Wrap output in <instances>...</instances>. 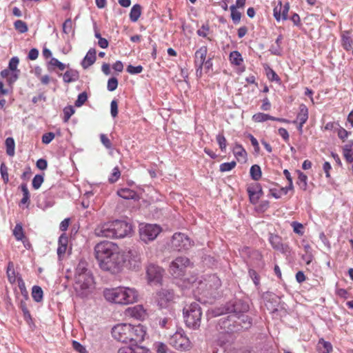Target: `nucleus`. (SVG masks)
Segmentation results:
<instances>
[{
	"label": "nucleus",
	"mask_w": 353,
	"mask_h": 353,
	"mask_svg": "<svg viewBox=\"0 0 353 353\" xmlns=\"http://www.w3.org/2000/svg\"><path fill=\"white\" fill-rule=\"evenodd\" d=\"M112 335L115 340L119 342L137 344L144 341L146 329L141 324L132 325L128 323H120L112 327Z\"/></svg>",
	"instance_id": "nucleus-1"
},
{
	"label": "nucleus",
	"mask_w": 353,
	"mask_h": 353,
	"mask_svg": "<svg viewBox=\"0 0 353 353\" xmlns=\"http://www.w3.org/2000/svg\"><path fill=\"white\" fill-rule=\"evenodd\" d=\"M94 278L90 272L87 268V263L81 261L75 272L74 290L77 294L81 297L86 296L94 288Z\"/></svg>",
	"instance_id": "nucleus-2"
},
{
	"label": "nucleus",
	"mask_w": 353,
	"mask_h": 353,
	"mask_svg": "<svg viewBox=\"0 0 353 353\" xmlns=\"http://www.w3.org/2000/svg\"><path fill=\"white\" fill-rule=\"evenodd\" d=\"M103 296L108 301L121 305L131 304L138 299L137 291L134 288L126 287L105 289Z\"/></svg>",
	"instance_id": "nucleus-3"
},
{
	"label": "nucleus",
	"mask_w": 353,
	"mask_h": 353,
	"mask_svg": "<svg viewBox=\"0 0 353 353\" xmlns=\"http://www.w3.org/2000/svg\"><path fill=\"white\" fill-rule=\"evenodd\" d=\"M252 325V319L249 316L234 317L229 314L221 318L217 323L219 330L223 332L234 333L248 329Z\"/></svg>",
	"instance_id": "nucleus-4"
},
{
	"label": "nucleus",
	"mask_w": 353,
	"mask_h": 353,
	"mask_svg": "<svg viewBox=\"0 0 353 353\" xmlns=\"http://www.w3.org/2000/svg\"><path fill=\"white\" fill-rule=\"evenodd\" d=\"M249 309V305L246 302L241 299H235L229 301L223 307L213 310V313L214 316L228 314L237 318L248 316L245 313L248 312Z\"/></svg>",
	"instance_id": "nucleus-5"
},
{
	"label": "nucleus",
	"mask_w": 353,
	"mask_h": 353,
	"mask_svg": "<svg viewBox=\"0 0 353 353\" xmlns=\"http://www.w3.org/2000/svg\"><path fill=\"white\" fill-rule=\"evenodd\" d=\"M185 325L193 330L198 329L201 323L202 310L200 305L193 302L183 308Z\"/></svg>",
	"instance_id": "nucleus-6"
},
{
	"label": "nucleus",
	"mask_w": 353,
	"mask_h": 353,
	"mask_svg": "<svg viewBox=\"0 0 353 353\" xmlns=\"http://www.w3.org/2000/svg\"><path fill=\"white\" fill-rule=\"evenodd\" d=\"M124 265L125 256L123 253L118 251L105 261H103L99 266L103 270L110 272L112 274H118L123 270Z\"/></svg>",
	"instance_id": "nucleus-7"
},
{
	"label": "nucleus",
	"mask_w": 353,
	"mask_h": 353,
	"mask_svg": "<svg viewBox=\"0 0 353 353\" xmlns=\"http://www.w3.org/2000/svg\"><path fill=\"white\" fill-rule=\"evenodd\" d=\"M117 245L110 241H103L94 247V254L99 265L113 254L118 252Z\"/></svg>",
	"instance_id": "nucleus-8"
},
{
	"label": "nucleus",
	"mask_w": 353,
	"mask_h": 353,
	"mask_svg": "<svg viewBox=\"0 0 353 353\" xmlns=\"http://www.w3.org/2000/svg\"><path fill=\"white\" fill-rule=\"evenodd\" d=\"M170 344L177 350H188L191 346L189 338L185 335V332L180 329L177 330L170 338Z\"/></svg>",
	"instance_id": "nucleus-9"
},
{
	"label": "nucleus",
	"mask_w": 353,
	"mask_h": 353,
	"mask_svg": "<svg viewBox=\"0 0 353 353\" xmlns=\"http://www.w3.org/2000/svg\"><path fill=\"white\" fill-rule=\"evenodd\" d=\"M190 263V261L188 258L185 256L177 257L170 265L169 272L175 278L182 276Z\"/></svg>",
	"instance_id": "nucleus-10"
},
{
	"label": "nucleus",
	"mask_w": 353,
	"mask_h": 353,
	"mask_svg": "<svg viewBox=\"0 0 353 353\" xmlns=\"http://www.w3.org/2000/svg\"><path fill=\"white\" fill-rule=\"evenodd\" d=\"M160 232L161 228L157 225L145 224L139 228L140 239L146 243L154 241Z\"/></svg>",
	"instance_id": "nucleus-11"
},
{
	"label": "nucleus",
	"mask_w": 353,
	"mask_h": 353,
	"mask_svg": "<svg viewBox=\"0 0 353 353\" xmlns=\"http://www.w3.org/2000/svg\"><path fill=\"white\" fill-rule=\"evenodd\" d=\"M125 256V265L131 270H139L141 267V256L139 250L130 249L123 253Z\"/></svg>",
	"instance_id": "nucleus-12"
},
{
	"label": "nucleus",
	"mask_w": 353,
	"mask_h": 353,
	"mask_svg": "<svg viewBox=\"0 0 353 353\" xmlns=\"http://www.w3.org/2000/svg\"><path fill=\"white\" fill-rule=\"evenodd\" d=\"M172 247L177 251L187 250L193 245V242L183 233L177 232L172 236Z\"/></svg>",
	"instance_id": "nucleus-13"
},
{
	"label": "nucleus",
	"mask_w": 353,
	"mask_h": 353,
	"mask_svg": "<svg viewBox=\"0 0 353 353\" xmlns=\"http://www.w3.org/2000/svg\"><path fill=\"white\" fill-rule=\"evenodd\" d=\"M113 221L99 225L94 230L97 236L101 237L115 239L114 227Z\"/></svg>",
	"instance_id": "nucleus-14"
},
{
	"label": "nucleus",
	"mask_w": 353,
	"mask_h": 353,
	"mask_svg": "<svg viewBox=\"0 0 353 353\" xmlns=\"http://www.w3.org/2000/svg\"><path fill=\"white\" fill-rule=\"evenodd\" d=\"M205 291L203 292L205 296H213L215 292L221 287V281L216 274L208 276L205 281Z\"/></svg>",
	"instance_id": "nucleus-15"
},
{
	"label": "nucleus",
	"mask_w": 353,
	"mask_h": 353,
	"mask_svg": "<svg viewBox=\"0 0 353 353\" xmlns=\"http://www.w3.org/2000/svg\"><path fill=\"white\" fill-rule=\"evenodd\" d=\"M268 240L272 247L275 250L279 251L286 255L290 254V250L288 245L283 243L282 239L280 236L270 233Z\"/></svg>",
	"instance_id": "nucleus-16"
},
{
	"label": "nucleus",
	"mask_w": 353,
	"mask_h": 353,
	"mask_svg": "<svg viewBox=\"0 0 353 353\" xmlns=\"http://www.w3.org/2000/svg\"><path fill=\"white\" fill-rule=\"evenodd\" d=\"M114 227L115 239L126 236L132 230V225L124 221H113Z\"/></svg>",
	"instance_id": "nucleus-17"
},
{
	"label": "nucleus",
	"mask_w": 353,
	"mask_h": 353,
	"mask_svg": "<svg viewBox=\"0 0 353 353\" xmlns=\"http://www.w3.org/2000/svg\"><path fill=\"white\" fill-rule=\"evenodd\" d=\"M174 299V292L171 290L161 289L157 293V301L161 307H165Z\"/></svg>",
	"instance_id": "nucleus-18"
},
{
	"label": "nucleus",
	"mask_w": 353,
	"mask_h": 353,
	"mask_svg": "<svg viewBox=\"0 0 353 353\" xmlns=\"http://www.w3.org/2000/svg\"><path fill=\"white\" fill-rule=\"evenodd\" d=\"M163 269L154 265H150L147 268V274L150 281H159L163 274Z\"/></svg>",
	"instance_id": "nucleus-19"
},
{
	"label": "nucleus",
	"mask_w": 353,
	"mask_h": 353,
	"mask_svg": "<svg viewBox=\"0 0 353 353\" xmlns=\"http://www.w3.org/2000/svg\"><path fill=\"white\" fill-rule=\"evenodd\" d=\"M128 314L138 320H143L146 316L145 310L141 305H137L132 307H129L128 309Z\"/></svg>",
	"instance_id": "nucleus-20"
},
{
	"label": "nucleus",
	"mask_w": 353,
	"mask_h": 353,
	"mask_svg": "<svg viewBox=\"0 0 353 353\" xmlns=\"http://www.w3.org/2000/svg\"><path fill=\"white\" fill-rule=\"evenodd\" d=\"M117 353H152L148 349L137 345V344H134V345L125 346L120 347L118 350Z\"/></svg>",
	"instance_id": "nucleus-21"
},
{
	"label": "nucleus",
	"mask_w": 353,
	"mask_h": 353,
	"mask_svg": "<svg viewBox=\"0 0 353 353\" xmlns=\"http://www.w3.org/2000/svg\"><path fill=\"white\" fill-rule=\"evenodd\" d=\"M208 53L207 46H201L194 53V65H203Z\"/></svg>",
	"instance_id": "nucleus-22"
},
{
	"label": "nucleus",
	"mask_w": 353,
	"mask_h": 353,
	"mask_svg": "<svg viewBox=\"0 0 353 353\" xmlns=\"http://www.w3.org/2000/svg\"><path fill=\"white\" fill-rule=\"evenodd\" d=\"M96 50L94 48H90L87 52L85 57L81 62V65L84 69H86L91 66L96 61Z\"/></svg>",
	"instance_id": "nucleus-23"
},
{
	"label": "nucleus",
	"mask_w": 353,
	"mask_h": 353,
	"mask_svg": "<svg viewBox=\"0 0 353 353\" xmlns=\"http://www.w3.org/2000/svg\"><path fill=\"white\" fill-rule=\"evenodd\" d=\"M299 110L296 119L293 121L292 123L295 124L299 121L305 123L308 119V108L305 104L302 103L299 105Z\"/></svg>",
	"instance_id": "nucleus-24"
},
{
	"label": "nucleus",
	"mask_w": 353,
	"mask_h": 353,
	"mask_svg": "<svg viewBox=\"0 0 353 353\" xmlns=\"http://www.w3.org/2000/svg\"><path fill=\"white\" fill-rule=\"evenodd\" d=\"M117 194L120 197H121L124 199H127V200H129V199L136 200V199H138V198H139V196L135 191H134L130 188H121V189L118 190Z\"/></svg>",
	"instance_id": "nucleus-25"
},
{
	"label": "nucleus",
	"mask_w": 353,
	"mask_h": 353,
	"mask_svg": "<svg viewBox=\"0 0 353 353\" xmlns=\"http://www.w3.org/2000/svg\"><path fill=\"white\" fill-rule=\"evenodd\" d=\"M353 40L350 36L349 31H344L341 34V45L346 51L352 48Z\"/></svg>",
	"instance_id": "nucleus-26"
},
{
	"label": "nucleus",
	"mask_w": 353,
	"mask_h": 353,
	"mask_svg": "<svg viewBox=\"0 0 353 353\" xmlns=\"http://www.w3.org/2000/svg\"><path fill=\"white\" fill-rule=\"evenodd\" d=\"M79 78V72L75 70H68L63 74V80L66 83L77 81Z\"/></svg>",
	"instance_id": "nucleus-27"
},
{
	"label": "nucleus",
	"mask_w": 353,
	"mask_h": 353,
	"mask_svg": "<svg viewBox=\"0 0 353 353\" xmlns=\"http://www.w3.org/2000/svg\"><path fill=\"white\" fill-rule=\"evenodd\" d=\"M233 153L238 161H246L247 152L241 144L236 143L233 148Z\"/></svg>",
	"instance_id": "nucleus-28"
},
{
	"label": "nucleus",
	"mask_w": 353,
	"mask_h": 353,
	"mask_svg": "<svg viewBox=\"0 0 353 353\" xmlns=\"http://www.w3.org/2000/svg\"><path fill=\"white\" fill-rule=\"evenodd\" d=\"M229 59L232 65L239 66L243 63V59L241 54L234 50L230 53Z\"/></svg>",
	"instance_id": "nucleus-29"
},
{
	"label": "nucleus",
	"mask_w": 353,
	"mask_h": 353,
	"mask_svg": "<svg viewBox=\"0 0 353 353\" xmlns=\"http://www.w3.org/2000/svg\"><path fill=\"white\" fill-rule=\"evenodd\" d=\"M47 66H48V70L49 71L54 70V67L57 68L61 71L64 70L66 68V65L64 63H61L57 59L54 58V57L51 58L50 61L48 63Z\"/></svg>",
	"instance_id": "nucleus-30"
},
{
	"label": "nucleus",
	"mask_w": 353,
	"mask_h": 353,
	"mask_svg": "<svg viewBox=\"0 0 353 353\" xmlns=\"http://www.w3.org/2000/svg\"><path fill=\"white\" fill-rule=\"evenodd\" d=\"M141 14V6L139 4H135L131 8L130 12V19L132 22L138 21Z\"/></svg>",
	"instance_id": "nucleus-31"
},
{
	"label": "nucleus",
	"mask_w": 353,
	"mask_h": 353,
	"mask_svg": "<svg viewBox=\"0 0 353 353\" xmlns=\"http://www.w3.org/2000/svg\"><path fill=\"white\" fill-rule=\"evenodd\" d=\"M249 199L252 204H256L259 201V195L256 188V183L249 186L247 189Z\"/></svg>",
	"instance_id": "nucleus-32"
},
{
	"label": "nucleus",
	"mask_w": 353,
	"mask_h": 353,
	"mask_svg": "<svg viewBox=\"0 0 353 353\" xmlns=\"http://www.w3.org/2000/svg\"><path fill=\"white\" fill-rule=\"evenodd\" d=\"M318 349L320 353H330L332 351V346L330 342L324 341L321 339L319 341Z\"/></svg>",
	"instance_id": "nucleus-33"
},
{
	"label": "nucleus",
	"mask_w": 353,
	"mask_h": 353,
	"mask_svg": "<svg viewBox=\"0 0 353 353\" xmlns=\"http://www.w3.org/2000/svg\"><path fill=\"white\" fill-rule=\"evenodd\" d=\"M296 172L298 174V180L296 183L298 184L301 189L305 190L307 186V176L306 174H305L300 170H296Z\"/></svg>",
	"instance_id": "nucleus-34"
},
{
	"label": "nucleus",
	"mask_w": 353,
	"mask_h": 353,
	"mask_svg": "<svg viewBox=\"0 0 353 353\" xmlns=\"http://www.w3.org/2000/svg\"><path fill=\"white\" fill-rule=\"evenodd\" d=\"M6 147V153L10 157H13L14 155V148L15 143L14 140L12 137H8L5 141Z\"/></svg>",
	"instance_id": "nucleus-35"
},
{
	"label": "nucleus",
	"mask_w": 353,
	"mask_h": 353,
	"mask_svg": "<svg viewBox=\"0 0 353 353\" xmlns=\"http://www.w3.org/2000/svg\"><path fill=\"white\" fill-rule=\"evenodd\" d=\"M43 290L38 285L33 286L32 289V299L37 303L41 302L43 300Z\"/></svg>",
	"instance_id": "nucleus-36"
},
{
	"label": "nucleus",
	"mask_w": 353,
	"mask_h": 353,
	"mask_svg": "<svg viewBox=\"0 0 353 353\" xmlns=\"http://www.w3.org/2000/svg\"><path fill=\"white\" fill-rule=\"evenodd\" d=\"M250 173L251 178L254 181H259L261 178V170L258 165H252Z\"/></svg>",
	"instance_id": "nucleus-37"
},
{
	"label": "nucleus",
	"mask_w": 353,
	"mask_h": 353,
	"mask_svg": "<svg viewBox=\"0 0 353 353\" xmlns=\"http://www.w3.org/2000/svg\"><path fill=\"white\" fill-rule=\"evenodd\" d=\"M20 189L23 192V198L21 200V204H26L30 203V192L26 183H22L20 185Z\"/></svg>",
	"instance_id": "nucleus-38"
},
{
	"label": "nucleus",
	"mask_w": 353,
	"mask_h": 353,
	"mask_svg": "<svg viewBox=\"0 0 353 353\" xmlns=\"http://www.w3.org/2000/svg\"><path fill=\"white\" fill-rule=\"evenodd\" d=\"M13 234L17 241H22L25 238L23 227L21 223H17L13 230Z\"/></svg>",
	"instance_id": "nucleus-39"
},
{
	"label": "nucleus",
	"mask_w": 353,
	"mask_h": 353,
	"mask_svg": "<svg viewBox=\"0 0 353 353\" xmlns=\"http://www.w3.org/2000/svg\"><path fill=\"white\" fill-rule=\"evenodd\" d=\"M7 276L8 278V281L13 283L16 281L15 271L14 269V264L12 262H9L7 268Z\"/></svg>",
	"instance_id": "nucleus-40"
},
{
	"label": "nucleus",
	"mask_w": 353,
	"mask_h": 353,
	"mask_svg": "<svg viewBox=\"0 0 353 353\" xmlns=\"http://www.w3.org/2000/svg\"><path fill=\"white\" fill-rule=\"evenodd\" d=\"M252 119L255 122H263L268 120L274 119L272 116L262 112L254 114Z\"/></svg>",
	"instance_id": "nucleus-41"
},
{
	"label": "nucleus",
	"mask_w": 353,
	"mask_h": 353,
	"mask_svg": "<svg viewBox=\"0 0 353 353\" xmlns=\"http://www.w3.org/2000/svg\"><path fill=\"white\" fill-rule=\"evenodd\" d=\"M121 176V171L118 166H116L113 168L112 172L110 176L108 178V181L110 183H116Z\"/></svg>",
	"instance_id": "nucleus-42"
},
{
	"label": "nucleus",
	"mask_w": 353,
	"mask_h": 353,
	"mask_svg": "<svg viewBox=\"0 0 353 353\" xmlns=\"http://www.w3.org/2000/svg\"><path fill=\"white\" fill-rule=\"evenodd\" d=\"M230 11H231V18L234 22V23L236 24L240 22L241 14L240 12H239L236 6H231L230 7Z\"/></svg>",
	"instance_id": "nucleus-43"
},
{
	"label": "nucleus",
	"mask_w": 353,
	"mask_h": 353,
	"mask_svg": "<svg viewBox=\"0 0 353 353\" xmlns=\"http://www.w3.org/2000/svg\"><path fill=\"white\" fill-rule=\"evenodd\" d=\"M14 28L20 33H25L28 30L27 24L21 21L17 20L14 23Z\"/></svg>",
	"instance_id": "nucleus-44"
},
{
	"label": "nucleus",
	"mask_w": 353,
	"mask_h": 353,
	"mask_svg": "<svg viewBox=\"0 0 353 353\" xmlns=\"http://www.w3.org/2000/svg\"><path fill=\"white\" fill-rule=\"evenodd\" d=\"M210 31V26L208 23L203 24L200 29L196 31V34L202 37L207 38L209 41H212L210 37H208Z\"/></svg>",
	"instance_id": "nucleus-45"
},
{
	"label": "nucleus",
	"mask_w": 353,
	"mask_h": 353,
	"mask_svg": "<svg viewBox=\"0 0 353 353\" xmlns=\"http://www.w3.org/2000/svg\"><path fill=\"white\" fill-rule=\"evenodd\" d=\"M20 308L21 310H22L23 312V318L24 319L28 322L29 323L30 321H32V317H31V314L26 306V303L25 301H21V303H20Z\"/></svg>",
	"instance_id": "nucleus-46"
},
{
	"label": "nucleus",
	"mask_w": 353,
	"mask_h": 353,
	"mask_svg": "<svg viewBox=\"0 0 353 353\" xmlns=\"http://www.w3.org/2000/svg\"><path fill=\"white\" fill-rule=\"evenodd\" d=\"M154 349L157 353H169L171 350L168 346L161 342H157L154 344Z\"/></svg>",
	"instance_id": "nucleus-47"
},
{
	"label": "nucleus",
	"mask_w": 353,
	"mask_h": 353,
	"mask_svg": "<svg viewBox=\"0 0 353 353\" xmlns=\"http://www.w3.org/2000/svg\"><path fill=\"white\" fill-rule=\"evenodd\" d=\"M265 70L266 76L270 81H276L278 83L281 81L280 77L272 68L268 67L267 69H265Z\"/></svg>",
	"instance_id": "nucleus-48"
},
{
	"label": "nucleus",
	"mask_w": 353,
	"mask_h": 353,
	"mask_svg": "<svg viewBox=\"0 0 353 353\" xmlns=\"http://www.w3.org/2000/svg\"><path fill=\"white\" fill-rule=\"evenodd\" d=\"M44 181L43 176L41 174H37L32 179V187L35 190H38L42 185Z\"/></svg>",
	"instance_id": "nucleus-49"
},
{
	"label": "nucleus",
	"mask_w": 353,
	"mask_h": 353,
	"mask_svg": "<svg viewBox=\"0 0 353 353\" xmlns=\"http://www.w3.org/2000/svg\"><path fill=\"white\" fill-rule=\"evenodd\" d=\"M236 163L232 161L228 163H223L220 165L219 170L221 172H228L235 168Z\"/></svg>",
	"instance_id": "nucleus-50"
},
{
	"label": "nucleus",
	"mask_w": 353,
	"mask_h": 353,
	"mask_svg": "<svg viewBox=\"0 0 353 353\" xmlns=\"http://www.w3.org/2000/svg\"><path fill=\"white\" fill-rule=\"evenodd\" d=\"M216 141L219 145L221 151H225L227 146L226 139L225 138L223 133H219L216 137Z\"/></svg>",
	"instance_id": "nucleus-51"
},
{
	"label": "nucleus",
	"mask_w": 353,
	"mask_h": 353,
	"mask_svg": "<svg viewBox=\"0 0 353 353\" xmlns=\"http://www.w3.org/2000/svg\"><path fill=\"white\" fill-rule=\"evenodd\" d=\"M74 113V109L73 108L72 106L69 105V106L65 107L63 109V114H64L63 121L68 122V120L70 119V118L71 117V116Z\"/></svg>",
	"instance_id": "nucleus-52"
},
{
	"label": "nucleus",
	"mask_w": 353,
	"mask_h": 353,
	"mask_svg": "<svg viewBox=\"0 0 353 353\" xmlns=\"http://www.w3.org/2000/svg\"><path fill=\"white\" fill-rule=\"evenodd\" d=\"M0 172L3 181L5 183H7L9 181L8 168L4 163H2L0 166Z\"/></svg>",
	"instance_id": "nucleus-53"
},
{
	"label": "nucleus",
	"mask_w": 353,
	"mask_h": 353,
	"mask_svg": "<svg viewBox=\"0 0 353 353\" xmlns=\"http://www.w3.org/2000/svg\"><path fill=\"white\" fill-rule=\"evenodd\" d=\"M281 10H282V2L279 1L278 5L276 6L273 10L274 17L277 21H279L281 19Z\"/></svg>",
	"instance_id": "nucleus-54"
},
{
	"label": "nucleus",
	"mask_w": 353,
	"mask_h": 353,
	"mask_svg": "<svg viewBox=\"0 0 353 353\" xmlns=\"http://www.w3.org/2000/svg\"><path fill=\"white\" fill-rule=\"evenodd\" d=\"M88 99V95L85 92H81L79 94L77 99L74 104L77 107H81Z\"/></svg>",
	"instance_id": "nucleus-55"
},
{
	"label": "nucleus",
	"mask_w": 353,
	"mask_h": 353,
	"mask_svg": "<svg viewBox=\"0 0 353 353\" xmlns=\"http://www.w3.org/2000/svg\"><path fill=\"white\" fill-rule=\"evenodd\" d=\"M118 86V80L116 77H112L108 81L107 88L109 91L112 92L117 89Z\"/></svg>",
	"instance_id": "nucleus-56"
},
{
	"label": "nucleus",
	"mask_w": 353,
	"mask_h": 353,
	"mask_svg": "<svg viewBox=\"0 0 353 353\" xmlns=\"http://www.w3.org/2000/svg\"><path fill=\"white\" fill-rule=\"evenodd\" d=\"M143 70V68L141 65L133 66L129 65L126 68L127 72L131 74H139Z\"/></svg>",
	"instance_id": "nucleus-57"
},
{
	"label": "nucleus",
	"mask_w": 353,
	"mask_h": 353,
	"mask_svg": "<svg viewBox=\"0 0 353 353\" xmlns=\"http://www.w3.org/2000/svg\"><path fill=\"white\" fill-rule=\"evenodd\" d=\"M19 62V59L18 57H12L9 61L8 69L10 71H19V70H17Z\"/></svg>",
	"instance_id": "nucleus-58"
},
{
	"label": "nucleus",
	"mask_w": 353,
	"mask_h": 353,
	"mask_svg": "<svg viewBox=\"0 0 353 353\" xmlns=\"http://www.w3.org/2000/svg\"><path fill=\"white\" fill-rule=\"evenodd\" d=\"M248 273L252 280L253 281L254 285L256 286H258L260 283V276H259L257 272L254 270L250 269Z\"/></svg>",
	"instance_id": "nucleus-59"
},
{
	"label": "nucleus",
	"mask_w": 353,
	"mask_h": 353,
	"mask_svg": "<svg viewBox=\"0 0 353 353\" xmlns=\"http://www.w3.org/2000/svg\"><path fill=\"white\" fill-rule=\"evenodd\" d=\"M72 28V21L70 18L67 19L63 23V32L69 34Z\"/></svg>",
	"instance_id": "nucleus-60"
},
{
	"label": "nucleus",
	"mask_w": 353,
	"mask_h": 353,
	"mask_svg": "<svg viewBox=\"0 0 353 353\" xmlns=\"http://www.w3.org/2000/svg\"><path fill=\"white\" fill-rule=\"evenodd\" d=\"M343 154L344 156V158L345 159L346 161L348 163H352L353 162V152L352 150L345 148L343 147Z\"/></svg>",
	"instance_id": "nucleus-61"
},
{
	"label": "nucleus",
	"mask_w": 353,
	"mask_h": 353,
	"mask_svg": "<svg viewBox=\"0 0 353 353\" xmlns=\"http://www.w3.org/2000/svg\"><path fill=\"white\" fill-rule=\"evenodd\" d=\"M292 226L293 227L294 232L299 235L303 234V225L298 222L293 221L292 223Z\"/></svg>",
	"instance_id": "nucleus-62"
},
{
	"label": "nucleus",
	"mask_w": 353,
	"mask_h": 353,
	"mask_svg": "<svg viewBox=\"0 0 353 353\" xmlns=\"http://www.w3.org/2000/svg\"><path fill=\"white\" fill-rule=\"evenodd\" d=\"M100 139L102 143V144L107 148V149H111L112 147V144L109 139V138L104 134H101L100 135Z\"/></svg>",
	"instance_id": "nucleus-63"
},
{
	"label": "nucleus",
	"mask_w": 353,
	"mask_h": 353,
	"mask_svg": "<svg viewBox=\"0 0 353 353\" xmlns=\"http://www.w3.org/2000/svg\"><path fill=\"white\" fill-rule=\"evenodd\" d=\"M55 137V135L53 132H47V133H45L43 136H42V142L43 143H45V144H48L50 143Z\"/></svg>",
	"instance_id": "nucleus-64"
}]
</instances>
